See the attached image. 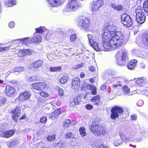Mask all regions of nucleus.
<instances>
[{
	"label": "nucleus",
	"mask_w": 148,
	"mask_h": 148,
	"mask_svg": "<svg viewBox=\"0 0 148 148\" xmlns=\"http://www.w3.org/2000/svg\"><path fill=\"white\" fill-rule=\"evenodd\" d=\"M99 124V122L97 120L93 121L90 128L91 132L98 136L104 135L106 132L105 129Z\"/></svg>",
	"instance_id": "3"
},
{
	"label": "nucleus",
	"mask_w": 148,
	"mask_h": 148,
	"mask_svg": "<svg viewBox=\"0 0 148 148\" xmlns=\"http://www.w3.org/2000/svg\"><path fill=\"white\" fill-rule=\"evenodd\" d=\"M90 45L97 51H110L115 50L125 44L128 40L127 38H102V44H98L94 38H88Z\"/></svg>",
	"instance_id": "1"
},
{
	"label": "nucleus",
	"mask_w": 148,
	"mask_h": 148,
	"mask_svg": "<svg viewBox=\"0 0 148 148\" xmlns=\"http://www.w3.org/2000/svg\"><path fill=\"white\" fill-rule=\"evenodd\" d=\"M7 101L6 98L5 97H2L0 99V106H1L4 103Z\"/></svg>",
	"instance_id": "49"
},
{
	"label": "nucleus",
	"mask_w": 148,
	"mask_h": 148,
	"mask_svg": "<svg viewBox=\"0 0 148 148\" xmlns=\"http://www.w3.org/2000/svg\"><path fill=\"white\" fill-rule=\"evenodd\" d=\"M77 24L79 27L86 30L90 26V21L88 17H82L78 21Z\"/></svg>",
	"instance_id": "7"
},
{
	"label": "nucleus",
	"mask_w": 148,
	"mask_h": 148,
	"mask_svg": "<svg viewBox=\"0 0 148 148\" xmlns=\"http://www.w3.org/2000/svg\"><path fill=\"white\" fill-rule=\"evenodd\" d=\"M32 51L29 49H20L18 51V55L19 57H22L26 55H30Z\"/></svg>",
	"instance_id": "19"
},
{
	"label": "nucleus",
	"mask_w": 148,
	"mask_h": 148,
	"mask_svg": "<svg viewBox=\"0 0 148 148\" xmlns=\"http://www.w3.org/2000/svg\"><path fill=\"white\" fill-rule=\"evenodd\" d=\"M88 87L90 88L92 90V94L95 95L97 94V91L96 87L93 85H88Z\"/></svg>",
	"instance_id": "31"
},
{
	"label": "nucleus",
	"mask_w": 148,
	"mask_h": 148,
	"mask_svg": "<svg viewBox=\"0 0 148 148\" xmlns=\"http://www.w3.org/2000/svg\"><path fill=\"white\" fill-rule=\"evenodd\" d=\"M143 8L145 12L147 13V14L148 15V0H146L144 2Z\"/></svg>",
	"instance_id": "35"
},
{
	"label": "nucleus",
	"mask_w": 148,
	"mask_h": 148,
	"mask_svg": "<svg viewBox=\"0 0 148 148\" xmlns=\"http://www.w3.org/2000/svg\"><path fill=\"white\" fill-rule=\"evenodd\" d=\"M74 101H75V102L77 103V104H78L81 101V98L80 96H77L76 97H75L74 98Z\"/></svg>",
	"instance_id": "45"
},
{
	"label": "nucleus",
	"mask_w": 148,
	"mask_h": 148,
	"mask_svg": "<svg viewBox=\"0 0 148 148\" xmlns=\"http://www.w3.org/2000/svg\"><path fill=\"white\" fill-rule=\"evenodd\" d=\"M123 109L121 107L115 106L112 108L111 110V118L115 119L118 118L119 115L123 113Z\"/></svg>",
	"instance_id": "6"
},
{
	"label": "nucleus",
	"mask_w": 148,
	"mask_h": 148,
	"mask_svg": "<svg viewBox=\"0 0 148 148\" xmlns=\"http://www.w3.org/2000/svg\"><path fill=\"white\" fill-rule=\"evenodd\" d=\"M71 31L69 30L66 32V34L69 35H70V37H76L77 35L76 34H71Z\"/></svg>",
	"instance_id": "47"
},
{
	"label": "nucleus",
	"mask_w": 148,
	"mask_h": 148,
	"mask_svg": "<svg viewBox=\"0 0 148 148\" xmlns=\"http://www.w3.org/2000/svg\"><path fill=\"white\" fill-rule=\"evenodd\" d=\"M136 42L140 47L143 46L142 44L146 46H148V38H137Z\"/></svg>",
	"instance_id": "12"
},
{
	"label": "nucleus",
	"mask_w": 148,
	"mask_h": 148,
	"mask_svg": "<svg viewBox=\"0 0 148 148\" xmlns=\"http://www.w3.org/2000/svg\"><path fill=\"white\" fill-rule=\"evenodd\" d=\"M55 139L54 135H52L49 136L47 138V140L49 141L54 140Z\"/></svg>",
	"instance_id": "42"
},
{
	"label": "nucleus",
	"mask_w": 148,
	"mask_h": 148,
	"mask_svg": "<svg viewBox=\"0 0 148 148\" xmlns=\"http://www.w3.org/2000/svg\"><path fill=\"white\" fill-rule=\"evenodd\" d=\"M89 69L90 71H93L95 69V68L94 66H92L89 67Z\"/></svg>",
	"instance_id": "61"
},
{
	"label": "nucleus",
	"mask_w": 148,
	"mask_h": 148,
	"mask_svg": "<svg viewBox=\"0 0 148 148\" xmlns=\"http://www.w3.org/2000/svg\"><path fill=\"white\" fill-rule=\"evenodd\" d=\"M121 22L124 25L127 27L132 26L133 22L130 16L126 14H124L121 16Z\"/></svg>",
	"instance_id": "8"
},
{
	"label": "nucleus",
	"mask_w": 148,
	"mask_h": 148,
	"mask_svg": "<svg viewBox=\"0 0 148 148\" xmlns=\"http://www.w3.org/2000/svg\"><path fill=\"white\" fill-rule=\"evenodd\" d=\"M37 80V79L35 76L29 77L28 79V82H34Z\"/></svg>",
	"instance_id": "43"
},
{
	"label": "nucleus",
	"mask_w": 148,
	"mask_h": 148,
	"mask_svg": "<svg viewBox=\"0 0 148 148\" xmlns=\"http://www.w3.org/2000/svg\"><path fill=\"white\" fill-rule=\"evenodd\" d=\"M143 104V101L142 100L138 101L137 103V105L138 106H141Z\"/></svg>",
	"instance_id": "55"
},
{
	"label": "nucleus",
	"mask_w": 148,
	"mask_h": 148,
	"mask_svg": "<svg viewBox=\"0 0 148 148\" xmlns=\"http://www.w3.org/2000/svg\"><path fill=\"white\" fill-rule=\"evenodd\" d=\"M16 1L12 0L11 1H9L7 2V3H6V5L7 7H11L12 6L16 4Z\"/></svg>",
	"instance_id": "40"
},
{
	"label": "nucleus",
	"mask_w": 148,
	"mask_h": 148,
	"mask_svg": "<svg viewBox=\"0 0 148 148\" xmlns=\"http://www.w3.org/2000/svg\"><path fill=\"white\" fill-rule=\"evenodd\" d=\"M47 118L45 117H42L40 119V122L42 123H45L47 121Z\"/></svg>",
	"instance_id": "50"
},
{
	"label": "nucleus",
	"mask_w": 148,
	"mask_h": 148,
	"mask_svg": "<svg viewBox=\"0 0 148 148\" xmlns=\"http://www.w3.org/2000/svg\"><path fill=\"white\" fill-rule=\"evenodd\" d=\"M123 85V83L121 81H119L118 82L113 85V86L114 87H117L118 86H121Z\"/></svg>",
	"instance_id": "48"
},
{
	"label": "nucleus",
	"mask_w": 148,
	"mask_h": 148,
	"mask_svg": "<svg viewBox=\"0 0 148 148\" xmlns=\"http://www.w3.org/2000/svg\"><path fill=\"white\" fill-rule=\"evenodd\" d=\"M18 143L17 141L16 140H12L11 142L10 143V145L11 146H12L13 145H14L15 144H16Z\"/></svg>",
	"instance_id": "57"
},
{
	"label": "nucleus",
	"mask_w": 148,
	"mask_h": 148,
	"mask_svg": "<svg viewBox=\"0 0 148 148\" xmlns=\"http://www.w3.org/2000/svg\"><path fill=\"white\" fill-rule=\"evenodd\" d=\"M131 120H135L137 119V116L136 114H133L131 116Z\"/></svg>",
	"instance_id": "59"
},
{
	"label": "nucleus",
	"mask_w": 148,
	"mask_h": 148,
	"mask_svg": "<svg viewBox=\"0 0 148 148\" xmlns=\"http://www.w3.org/2000/svg\"><path fill=\"white\" fill-rule=\"evenodd\" d=\"M126 141H137L138 140L136 138H135L133 135L129 136L126 138Z\"/></svg>",
	"instance_id": "34"
},
{
	"label": "nucleus",
	"mask_w": 148,
	"mask_h": 148,
	"mask_svg": "<svg viewBox=\"0 0 148 148\" xmlns=\"http://www.w3.org/2000/svg\"><path fill=\"white\" fill-rule=\"evenodd\" d=\"M46 85L45 82H38L32 84V87L35 90H41L46 87Z\"/></svg>",
	"instance_id": "11"
},
{
	"label": "nucleus",
	"mask_w": 148,
	"mask_h": 148,
	"mask_svg": "<svg viewBox=\"0 0 148 148\" xmlns=\"http://www.w3.org/2000/svg\"><path fill=\"white\" fill-rule=\"evenodd\" d=\"M123 142V140L121 137H119L118 138H116L115 139L114 144L115 146H118L121 144Z\"/></svg>",
	"instance_id": "27"
},
{
	"label": "nucleus",
	"mask_w": 148,
	"mask_h": 148,
	"mask_svg": "<svg viewBox=\"0 0 148 148\" xmlns=\"http://www.w3.org/2000/svg\"><path fill=\"white\" fill-rule=\"evenodd\" d=\"M9 49V47H0V52H2L3 51H8Z\"/></svg>",
	"instance_id": "46"
},
{
	"label": "nucleus",
	"mask_w": 148,
	"mask_h": 148,
	"mask_svg": "<svg viewBox=\"0 0 148 148\" xmlns=\"http://www.w3.org/2000/svg\"><path fill=\"white\" fill-rule=\"evenodd\" d=\"M21 110V108L19 106H18L15 110H12L11 111L12 113H14L12 116L15 122L17 121L18 117L20 115Z\"/></svg>",
	"instance_id": "13"
},
{
	"label": "nucleus",
	"mask_w": 148,
	"mask_h": 148,
	"mask_svg": "<svg viewBox=\"0 0 148 148\" xmlns=\"http://www.w3.org/2000/svg\"><path fill=\"white\" fill-rule=\"evenodd\" d=\"M136 18L137 22L140 24L144 23L145 21V17L144 14L136 15Z\"/></svg>",
	"instance_id": "20"
},
{
	"label": "nucleus",
	"mask_w": 148,
	"mask_h": 148,
	"mask_svg": "<svg viewBox=\"0 0 148 148\" xmlns=\"http://www.w3.org/2000/svg\"><path fill=\"white\" fill-rule=\"evenodd\" d=\"M30 38L32 42L34 43H39L42 40V38H25L23 39L24 40H27L28 38Z\"/></svg>",
	"instance_id": "23"
},
{
	"label": "nucleus",
	"mask_w": 148,
	"mask_h": 148,
	"mask_svg": "<svg viewBox=\"0 0 148 148\" xmlns=\"http://www.w3.org/2000/svg\"><path fill=\"white\" fill-rule=\"evenodd\" d=\"M137 62V60H132L128 64L127 67L129 69L132 70L136 65Z\"/></svg>",
	"instance_id": "22"
},
{
	"label": "nucleus",
	"mask_w": 148,
	"mask_h": 148,
	"mask_svg": "<svg viewBox=\"0 0 148 148\" xmlns=\"http://www.w3.org/2000/svg\"><path fill=\"white\" fill-rule=\"evenodd\" d=\"M24 70V69L23 67H15L10 72L11 73L15 72H21Z\"/></svg>",
	"instance_id": "28"
},
{
	"label": "nucleus",
	"mask_w": 148,
	"mask_h": 148,
	"mask_svg": "<svg viewBox=\"0 0 148 148\" xmlns=\"http://www.w3.org/2000/svg\"><path fill=\"white\" fill-rule=\"evenodd\" d=\"M107 86L106 84H103L101 87V89L103 91L106 90Z\"/></svg>",
	"instance_id": "58"
},
{
	"label": "nucleus",
	"mask_w": 148,
	"mask_h": 148,
	"mask_svg": "<svg viewBox=\"0 0 148 148\" xmlns=\"http://www.w3.org/2000/svg\"><path fill=\"white\" fill-rule=\"evenodd\" d=\"M31 96L29 91H27L21 93L19 95L18 99L20 102H22L29 99Z\"/></svg>",
	"instance_id": "10"
},
{
	"label": "nucleus",
	"mask_w": 148,
	"mask_h": 148,
	"mask_svg": "<svg viewBox=\"0 0 148 148\" xmlns=\"http://www.w3.org/2000/svg\"><path fill=\"white\" fill-rule=\"evenodd\" d=\"M60 109H58L54 111L51 114L50 116L51 118H52L53 117H56L58 116L60 114Z\"/></svg>",
	"instance_id": "32"
},
{
	"label": "nucleus",
	"mask_w": 148,
	"mask_h": 148,
	"mask_svg": "<svg viewBox=\"0 0 148 148\" xmlns=\"http://www.w3.org/2000/svg\"><path fill=\"white\" fill-rule=\"evenodd\" d=\"M145 82V80L143 78H139L136 81V83L137 84L141 85L143 83Z\"/></svg>",
	"instance_id": "41"
},
{
	"label": "nucleus",
	"mask_w": 148,
	"mask_h": 148,
	"mask_svg": "<svg viewBox=\"0 0 148 148\" xmlns=\"http://www.w3.org/2000/svg\"><path fill=\"white\" fill-rule=\"evenodd\" d=\"M15 133V131L11 130L3 132L2 135V136L5 138H9L12 136Z\"/></svg>",
	"instance_id": "21"
},
{
	"label": "nucleus",
	"mask_w": 148,
	"mask_h": 148,
	"mask_svg": "<svg viewBox=\"0 0 148 148\" xmlns=\"http://www.w3.org/2000/svg\"><path fill=\"white\" fill-rule=\"evenodd\" d=\"M65 138H70L72 137V133H68L66 134L65 136Z\"/></svg>",
	"instance_id": "51"
},
{
	"label": "nucleus",
	"mask_w": 148,
	"mask_h": 148,
	"mask_svg": "<svg viewBox=\"0 0 148 148\" xmlns=\"http://www.w3.org/2000/svg\"><path fill=\"white\" fill-rule=\"evenodd\" d=\"M83 66V64L82 63L76 64L73 67V68L74 69H77L82 67Z\"/></svg>",
	"instance_id": "44"
},
{
	"label": "nucleus",
	"mask_w": 148,
	"mask_h": 148,
	"mask_svg": "<svg viewBox=\"0 0 148 148\" xmlns=\"http://www.w3.org/2000/svg\"><path fill=\"white\" fill-rule=\"evenodd\" d=\"M40 95L42 97H47L48 96V94L45 92H42L40 93Z\"/></svg>",
	"instance_id": "54"
},
{
	"label": "nucleus",
	"mask_w": 148,
	"mask_h": 148,
	"mask_svg": "<svg viewBox=\"0 0 148 148\" xmlns=\"http://www.w3.org/2000/svg\"><path fill=\"white\" fill-rule=\"evenodd\" d=\"M56 90L58 91V95L60 96H63L64 91L61 88L58 87L56 88Z\"/></svg>",
	"instance_id": "39"
},
{
	"label": "nucleus",
	"mask_w": 148,
	"mask_h": 148,
	"mask_svg": "<svg viewBox=\"0 0 148 148\" xmlns=\"http://www.w3.org/2000/svg\"><path fill=\"white\" fill-rule=\"evenodd\" d=\"M80 6L77 0H70L64 9V12H71L76 11Z\"/></svg>",
	"instance_id": "4"
},
{
	"label": "nucleus",
	"mask_w": 148,
	"mask_h": 148,
	"mask_svg": "<svg viewBox=\"0 0 148 148\" xmlns=\"http://www.w3.org/2000/svg\"><path fill=\"white\" fill-rule=\"evenodd\" d=\"M15 89L14 88L8 85H6V86L5 92L6 94L8 96H11L15 93Z\"/></svg>",
	"instance_id": "17"
},
{
	"label": "nucleus",
	"mask_w": 148,
	"mask_h": 148,
	"mask_svg": "<svg viewBox=\"0 0 148 148\" xmlns=\"http://www.w3.org/2000/svg\"><path fill=\"white\" fill-rule=\"evenodd\" d=\"M85 108L88 110H90L93 108V106L92 105L88 104L85 106Z\"/></svg>",
	"instance_id": "52"
},
{
	"label": "nucleus",
	"mask_w": 148,
	"mask_h": 148,
	"mask_svg": "<svg viewBox=\"0 0 148 148\" xmlns=\"http://www.w3.org/2000/svg\"><path fill=\"white\" fill-rule=\"evenodd\" d=\"M100 97L98 95L95 96L91 99L93 104L96 105H98L100 103Z\"/></svg>",
	"instance_id": "25"
},
{
	"label": "nucleus",
	"mask_w": 148,
	"mask_h": 148,
	"mask_svg": "<svg viewBox=\"0 0 148 148\" xmlns=\"http://www.w3.org/2000/svg\"><path fill=\"white\" fill-rule=\"evenodd\" d=\"M123 90L125 94H128L130 92V89L127 86H123L122 87Z\"/></svg>",
	"instance_id": "38"
},
{
	"label": "nucleus",
	"mask_w": 148,
	"mask_h": 148,
	"mask_svg": "<svg viewBox=\"0 0 148 148\" xmlns=\"http://www.w3.org/2000/svg\"><path fill=\"white\" fill-rule=\"evenodd\" d=\"M132 52L137 56L143 58H146V54L143 51L137 49H134L132 50Z\"/></svg>",
	"instance_id": "18"
},
{
	"label": "nucleus",
	"mask_w": 148,
	"mask_h": 148,
	"mask_svg": "<svg viewBox=\"0 0 148 148\" xmlns=\"http://www.w3.org/2000/svg\"><path fill=\"white\" fill-rule=\"evenodd\" d=\"M98 148H108V147L107 146L102 145L100 146Z\"/></svg>",
	"instance_id": "64"
},
{
	"label": "nucleus",
	"mask_w": 148,
	"mask_h": 148,
	"mask_svg": "<svg viewBox=\"0 0 148 148\" xmlns=\"http://www.w3.org/2000/svg\"><path fill=\"white\" fill-rule=\"evenodd\" d=\"M14 25L15 24L13 21L10 22L9 24V26L11 28H12L14 27Z\"/></svg>",
	"instance_id": "56"
},
{
	"label": "nucleus",
	"mask_w": 148,
	"mask_h": 148,
	"mask_svg": "<svg viewBox=\"0 0 148 148\" xmlns=\"http://www.w3.org/2000/svg\"><path fill=\"white\" fill-rule=\"evenodd\" d=\"M142 36L143 37H148V32H145L143 33Z\"/></svg>",
	"instance_id": "60"
},
{
	"label": "nucleus",
	"mask_w": 148,
	"mask_h": 148,
	"mask_svg": "<svg viewBox=\"0 0 148 148\" xmlns=\"http://www.w3.org/2000/svg\"><path fill=\"white\" fill-rule=\"evenodd\" d=\"M136 15H139L144 14L142 8L140 6H138L136 10Z\"/></svg>",
	"instance_id": "37"
},
{
	"label": "nucleus",
	"mask_w": 148,
	"mask_h": 148,
	"mask_svg": "<svg viewBox=\"0 0 148 148\" xmlns=\"http://www.w3.org/2000/svg\"><path fill=\"white\" fill-rule=\"evenodd\" d=\"M116 27L112 25H109L105 27V29L101 31L102 37H121L122 34L119 32H115Z\"/></svg>",
	"instance_id": "2"
},
{
	"label": "nucleus",
	"mask_w": 148,
	"mask_h": 148,
	"mask_svg": "<svg viewBox=\"0 0 148 148\" xmlns=\"http://www.w3.org/2000/svg\"><path fill=\"white\" fill-rule=\"evenodd\" d=\"M79 132L80 135L82 137H84L86 135L85 129L84 127H80L79 129Z\"/></svg>",
	"instance_id": "33"
},
{
	"label": "nucleus",
	"mask_w": 148,
	"mask_h": 148,
	"mask_svg": "<svg viewBox=\"0 0 148 148\" xmlns=\"http://www.w3.org/2000/svg\"><path fill=\"white\" fill-rule=\"evenodd\" d=\"M74 100H71L70 102V106L72 107H73L75 105L77 104V103H76Z\"/></svg>",
	"instance_id": "53"
},
{
	"label": "nucleus",
	"mask_w": 148,
	"mask_h": 148,
	"mask_svg": "<svg viewBox=\"0 0 148 148\" xmlns=\"http://www.w3.org/2000/svg\"><path fill=\"white\" fill-rule=\"evenodd\" d=\"M71 123V121L70 120L68 119L66 120L63 123V126L65 128L68 127Z\"/></svg>",
	"instance_id": "36"
},
{
	"label": "nucleus",
	"mask_w": 148,
	"mask_h": 148,
	"mask_svg": "<svg viewBox=\"0 0 148 148\" xmlns=\"http://www.w3.org/2000/svg\"><path fill=\"white\" fill-rule=\"evenodd\" d=\"M30 130L29 128H27L25 129L24 130H23V132H24L25 133H27L28 132H29L30 131Z\"/></svg>",
	"instance_id": "62"
},
{
	"label": "nucleus",
	"mask_w": 148,
	"mask_h": 148,
	"mask_svg": "<svg viewBox=\"0 0 148 148\" xmlns=\"http://www.w3.org/2000/svg\"><path fill=\"white\" fill-rule=\"evenodd\" d=\"M79 78L77 77L74 78L72 81V88L75 90L78 89L79 86Z\"/></svg>",
	"instance_id": "16"
},
{
	"label": "nucleus",
	"mask_w": 148,
	"mask_h": 148,
	"mask_svg": "<svg viewBox=\"0 0 148 148\" xmlns=\"http://www.w3.org/2000/svg\"><path fill=\"white\" fill-rule=\"evenodd\" d=\"M45 27H40L38 28L35 29L36 32L34 33V36L35 37L44 36V32H45Z\"/></svg>",
	"instance_id": "14"
},
{
	"label": "nucleus",
	"mask_w": 148,
	"mask_h": 148,
	"mask_svg": "<svg viewBox=\"0 0 148 148\" xmlns=\"http://www.w3.org/2000/svg\"><path fill=\"white\" fill-rule=\"evenodd\" d=\"M117 62L119 65H123V61L128 59V52L125 49L118 51L116 54Z\"/></svg>",
	"instance_id": "5"
},
{
	"label": "nucleus",
	"mask_w": 148,
	"mask_h": 148,
	"mask_svg": "<svg viewBox=\"0 0 148 148\" xmlns=\"http://www.w3.org/2000/svg\"><path fill=\"white\" fill-rule=\"evenodd\" d=\"M113 73H110V75H109V77H108V78L110 79L111 78H113L115 77H114V76L115 75L114 74V75H113Z\"/></svg>",
	"instance_id": "63"
},
{
	"label": "nucleus",
	"mask_w": 148,
	"mask_h": 148,
	"mask_svg": "<svg viewBox=\"0 0 148 148\" xmlns=\"http://www.w3.org/2000/svg\"><path fill=\"white\" fill-rule=\"evenodd\" d=\"M103 0H97L93 2L91 7L93 12L97 11L99 8L104 4Z\"/></svg>",
	"instance_id": "9"
},
{
	"label": "nucleus",
	"mask_w": 148,
	"mask_h": 148,
	"mask_svg": "<svg viewBox=\"0 0 148 148\" xmlns=\"http://www.w3.org/2000/svg\"><path fill=\"white\" fill-rule=\"evenodd\" d=\"M69 78L68 77L66 76H64L60 78L59 81L62 84H64L66 83Z\"/></svg>",
	"instance_id": "29"
},
{
	"label": "nucleus",
	"mask_w": 148,
	"mask_h": 148,
	"mask_svg": "<svg viewBox=\"0 0 148 148\" xmlns=\"http://www.w3.org/2000/svg\"><path fill=\"white\" fill-rule=\"evenodd\" d=\"M110 5L112 8L117 11H121L123 8V6L121 4L117 5L114 3H111Z\"/></svg>",
	"instance_id": "26"
},
{
	"label": "nucleus",
	"mask_w": 148,
	"mask_h": 148,
	"mask_svg": "<svg viewBox=\"0 0 148 148\" xmlns=\"http://www.w3.org/2000/svg\"><path fill=\"white\" fill-rule=\"evenodd\" d=\"M47 2H49V5L52 7H55L62 3L65 0H47Z\"/></svg>",
	"instance_id": "15"
},
{
	"label": "nucleus",
	"mask_w": 148,
	"mask_h": 148,
	"mask_svg": "<svg viewBox=\"0 0 148 148\" xmlns=\"http://www.w3.org/2000/svg\"><path fill=\"white\" fill-rule=\"evenodd\" d=\"M43 63V61L42 60H37L33 63V67L35 69H37L41 66Z\"/></svg>",
	"instance_id": "24"
},
{
	"label": "nucleus",
	"mask_w": 148,
	"mask_h": 148,
	"mask_svg": "<svg viewBox=\"0 0 148 148\" xmlns=\"http://www.w3.org/2000/svg\"><path fill=\"white\" fill-rule=\"evenodd\" d=\"M61 69V68L60 66L54 67H51L50 68V72H58L60 71Z\"/></svg>",
	"instance_id": "30"
}]
</instances>
